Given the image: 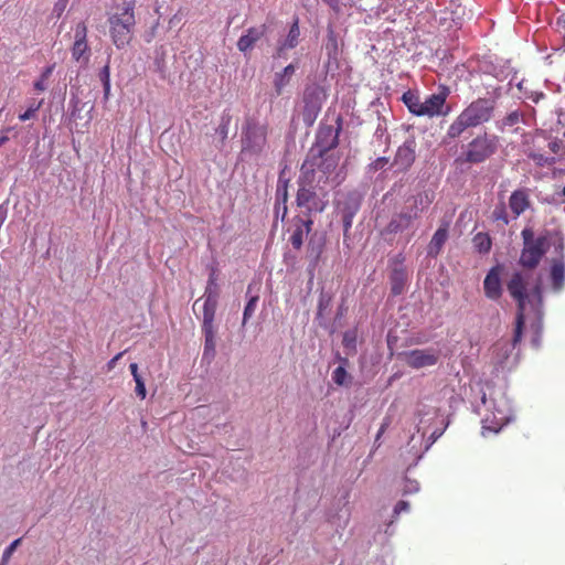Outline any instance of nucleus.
<instances>
[{"mask_svg": "<svg viewBox=\"0 0 565 565\" xmlns=\"http://www.w3.org/2000/svg\"><path fill=\"white\" fill-rule=\"evenodd\" d=\"M563 195L565 196V186L563 188V191H562Z\"/></svg>", "mask_w": 565, "mask_h": 565, "instance_id": "680f3d73", "label": "nucleus"}, {"mask_svg": "<svg viewBox=\"0 0 565 565\" xmlns=\"http://www.w3.org/2000/svg\"><path fill=\"white\" fill-rule=\"evenodd\" d=\"M129 369H130L131 375H132L135 381H137V379H142L141 375L138 372V364L137 363H131L129 365Z\"/></svg>", "mask_w": 565, "mask_h": 565, "instance_id": "8fccbe9b", "label": "nucleus"}, {"mask_svg": "<svg viewBox=\"0 0 565 565\" xmlns=\"http://www.w3.org/2000/svg\"><path fill=\"white\" fill-rule=\"evenodd\" d=\"M257 301H258V296H253L247 301L245 309H244V313H243V322H242L243 326H245L247 323L248 319H250L253 317V315L256 310V307H257Z\"/></svg>", "mask_w": 565, "mask_h": 565, "instance_id": "e433bc0d", "label": "nucleus"}, {"mask_svg": "<svg viewBox=\"0 0 565 565\" xmlns=\"http://www.w3.org/2000/svg\"><path fill=\"white\" fill-rule=\"evenodd\" d=\"M331 298L327 295H321L318 301L317 317L320 318L324 315V311L330 307Z\"/></svg>", "mask_w": 565, "mask_h": 565, "instance_id": "a19ab883", "label": "nucleus"}, {"mask_svg": "<svg viewBox=\"0 0 565 565\" xmlns=\"http://www.w3.org/2000/svg\"><path fill=\"white\" fill-rule=\"evenodd\" d=\"M388 426H390V420L386 418V419H384L383 424L381 425V427L377 431L376 440L380 439V437L385 433V430L387 429Z\"/></svg>", "mask_w": 565, "mask_h": 565, "instance_id": "3c124183", "label": "nucleus"}, {"mask_svg": "<svg viewBox=\"0 0 565 565\" xmlns=\"http://www.w3.org/2000/svg\"><path fill=\"white\" fill-rule=\"evenodd\" d=\"M72 57L76 62L87 64L89 61V46L87 43V26L85 22H78L75 26L74 43L71 49Z\"/></svg>", "mask_w": 565, "mask_h": 565, "instance_id": "2eb2a0df", "label": "nucleus"}, {"mask_svg": "<svg viewBox=\"0 0 565 565\" xmlns=\"http://www.w3.org/2000/svg\"><path fill=\"white\" fill-rule=\"evenodd\" d=\"M525 97L527 99H531L533 103H539L541 99L545 97V94L542 92H531L530 94H526Z\"/></svg>", "mask_w": 565, "mask_h": 565, "instance_id": "49530a36", "label": "nucleus"}, {"mask_svg": "<svg viewBox=\"0 0 565 565\" xmlns=\"http://www.w3.org/2000/svg\"><path fill=\"white\" fill-rule=\"evenodd\" d=\"M313 181V178L302 172L298 181L296 203L298 207L306 210V216H311L313 212L321 213L327 207V201L324 200L326 193H318L316 186L312 184Z\"/></svg>", "mask_w": 565, "mask_h": 565, "instance_id": "39448f33", "label": "nucleus"}, {"mask_svg": "<svg viewBox=\"0 0 565 565\" xmlns=\"http://www.w3.org/2000/svg\"><path fill=\"white\" fill-rule=\"evenodd\" d=\"M494 113V100L489 98H477L471 102L448 127L447 136L456 139L471 127L488 122Z\"/></svg>", "mask_w": 565, "mask_h": 565, "instance_id": "f257e3e1", "label": "nucleus"}, {"mask_svg": "<svg viewBox=\"0 0 565 565\" xmlns=\"http://www.w3.org/2000/svg\"><path fill=\"white\" fill-rule=\"evenodd\" d=\"M42 102L33 103L23 114L19 115L21 121H26L35 117L36 111L40 109Z\"/></svg>", "mask_w": 565, "mask_h": 565, "instance_id": "4c0bfd02", "label": "nucleus"}, {"mask_svg": "<svg viewBox=\"0 0 565 565\" xmlns=\"http://www.w3.org/2000/svg\"><path fill=\"white\" fill-rule=\"evenodd\" d=\"M408 279L406 269L403 266L393 268L390 275L391 292L398 296L404 292Z\"/></svg>", "mask_w": 565, "mask_h": 565, "instance_id": "5701e85b", "label": "nucleus"}, {"mask_svg": "<svg viewBox=\"0 0 565 565\" xmlns=\"http://www.w3.org/2000/svg\"><path fill=\"white\" fill-rule=\"evenodd\" d=\"M326 4H328L333 10H339V0H322Z\"/></svg>", "mask_w": 565, "mask_h": 565, "instance_id": "6e6d98bb", "label": "nucleus"}, {"mask_svg": "<svg viewBox=\"0 0 565 565\" xmlns=\"http://www.w3.org/2000/svg\"><path fill=\"white\" fill-rule=\"evenodd\" d=\"M324 50L327 52V55H328V58H329V63L331 61H333L337 64L338 63V57H339V54H340V50H339V42H338L337 35H335V33L332 30H330L328 35H327V41H326V44H324Z\"/></svg>", "mask_w": 565, "mask_h": 565, "instance_id": "c756f323", "label": "nucleus"}, {"mask_svg": "<svg viewBox=\"0 0 565 565\" xmlns=\"http://www.w3.org/2000/svg\"><path fill=\"white\" fill-rule=\"evenodd\" d=\"M527 276L521 271H515L507 282V289L510 296L516 301L518 311L515 317V328L511 345L515 348L522 340L523 328L525 323V306L529 299Z\"/></svg>", "mask_w": 565, "mask_h": 565, "instance_id": "7ed1b4c3", "label": "nucleus"}, {"mask_svg": "<svg viewBox=\"0 0 565 565\" xmlns=\"http://www.w3.org/2000/svg\"><path fill=\"white\" fill-rule=\"evenodd\" d=\"M294 221L295 230L290 236V243L294 248L300 249L303 244L305 236H307L312 230L313 220L311 216H296Z\"/></svg>", "mask_w": 565, "mask_h": 565, "instance_id": "6ab92c4d", "label": "nucleus"}, {"mask_svg": "<svg viewBox=\"0 0 565 565\" xmlns=\"http://www.w3.org/2000/svg\"><path fill=\"white\" fill-rule=\"evenodd\" d=\"M281 215H282V209L280 207V209H279V215H278V217H279V216L281 217Z\"/></svg>", "mask_w": 565, "mask_h": 565, "instance_id": "052dcab7", "label": "nucleus"}, {"mask_svg": "<svg viewBox=\"0 0 565 565\" xmlns=\"http://www.w3.org/2000/svg\"><path fill=\"white\" fill-rule=\"evenodd\" d=\"M449 88L440 86L438 93L429 95L423 102L422 116L436 117L447 116L450 113V107L446 105Z\"/></svg>", "mask_w": 565, "mask_h": 565, "instance_id": "9b49d317", "label": "nucleus"}, {"mask_svg": "<svg viewBox=\"0 0 565 565\" xmlns=\"http://www.w3.org/2000/svg\"><path fill=\"white\" fill-rule=\"evenodd\" d=\"M551 233L545 231L540 236H534L531 227H524L521 232L523 248L519 258V264L525 269H534L539 266L543 256L550 247Z\"/></svg>", "mask_w": 565, "mask_h": 565, "instance_id": "f03ea898", "label": "nucleus"}, {"mask_svg": "<svg viewBox=\"0 0 565 565\" xmlns=\"http://www.w3.org/2000/svg\"><path fill=\"white\" fill-rule=\"evenodd\" d=\"M513 347L509 340H499L492 347V355L498 364H503L513 351Z\"/></svg>", "mask_w": 565, "mask_h": 565, "instance_id": "bb28decb", "label": "nucleus"}, {"mask_svg": "<svg viewBox=\"0 0 565 565\" xmlns=\"http://www.w3.org/2000/svg\"><path fill=\"white\" fill-rule=\"evenodd\" d=\"M532 294H533L534 296H537V297H540V296H541V285H540V284H536V285L533 287V289H532Z\"/></svg>", "mask_w": 565, "mask_h": 565, "instance_id": "4d7b16f0", "label": "nucleus"}, {"mask_svg": "<svg viewBox=\"0 0 565 565\" xmlns=\"http://www.w3.org/2000/svg\"><path fill=\"white\" fill-rule=\"evenodd\" d=\"M355 341L354 335H351L349 332H347L343 337V344L345 347L351 345Z\"/></svg>", "mask_w": 565, "mask_h": 565, "instance_id": "864d4df0", "label": "nucleus"}, {"mask_svg": "<svg viewBox=\"0 0 565 565\" xmlns=\"http://www.w3.org/2000/svg\"><path fill=\"white\" fill-rule=\"evenodd\" d=\"M287 201H288V180L282 182L281 179H279L278 186L276 190L275 215H276V217H278L279 209L281 207L282 209L281 221L285 220V217L287 216V213H288Z\"/></svg>", "mask_w": 565, "mask_h": 565, "instance_id": "b1692460", "label": "nucleus"}, {"mask_svg": "<svg viewBox=\"0 0 565 565\" xmlns=\"http://www.w3.org/2000/svg\"><path fill=\"white\" fill-rule=\"evenodd\" d=\"M266 24L247 29L246 33L238 39L237 49L241 52L246 53L254 47L256 42H258L266 34Z\"/></svg>", "mask_w": 565, "mask_h": 565, "instance_id": "aec40b11", "label": "nucleus"}, {"mask_svg": "<svg viewBox=\"0 0 565 565\" xmlns=\"http://www.w3.org/2000/svg\"><path fill=\"white\" fill-rule=\"evenodd\" d=\"M216 281H217L216 269L212 268L210 276H209L207 286L205 288L204 295L214 294V291H217V282Z\"/></svg>", "mask_w": 565, "mask_h": 565, "instance_id": "58836bf2", "label": "nucleus"}, {"mask_svg": "<svg viewBox=\"0 0 565 565\" xmlns=\"http://www.w3.org/2000/svg\"><path fill=\"white\" fill-rule=\"evenodd\" d=\"M473 247L481 254H487L492 247V241L489 234L479 232L472 238Z\"/></svg>", "mask_w": 565, "mask_h": 565, "instance_id": "473e14b6", "label": "nucleus"}, {"mask_svg": "<svg viewBox=\"0 0 565 565\" xmlns=\"http://www.w3.org/2000/svg\"><path fill=\"white\" fill-rule=\"evenodd\" d=\"M34 89L38 90V92H44L46 89L45 81L39 78L34 83Z\"/></svg>", "mask_w": 565, "mask_h": 565, "instance_id": "603ef678", "label": "nucleus"}, {"mask_svg": "<svg viewBox=\"0 0 565 565\" xmlns=\"http://www.w3.org/2000/svg\"><path fill=\"white\" fill-rule=\"evenodd\" d=\"M402 100L405 104V106L408 108L409 113H412L415 116L422 117V109H423V102L420 100V97L412 92L407 90L403 94Z\"/></svg>", "mask_w": 565, "mask_h": 565, "instance_id": "c85d7f7f", "label": "nucleus"}, {"mask_svg": "<svg viewBox=\"0 0 565 565\" xmlns=\"http://www.w3.org/2000/svg\"><path fill=\"white\" fill-rule=\"evenodd\" d=\"M20 543L21 539H17L4 550L2 555V562L0 565L7 564V562L10 559L11 555L13 554V552L15 551Z\"/></svg>", "mask_w": 565, "mask_h": 565, "instance_id": "79ce46f5", "label": "nucleus"}, {"mask_svg": "<svg viewBox=\"0 0 565 565\" xmlns=\"http://www.w3.org/2000/svg\"><path fill=\"white\" fill-rule=\"evenodd\" d=\"M232 114L227 110H224L221 115V118H220V124L217 126V128L215 129V132L217 135V137L220 138V141L222 145H224V142L226 141L227 137H228V131H230V125L232 122Z\"/></svg>", "mask_w": 565, "mask_h": 565, "instance_id": "7c9ffc66", "label": "nucleus"}, {"mask_svg": "<svg viewBox=\"0 0 565 565\" xmlns=\"http://www.w3.org/2000/svg\"><path fill=\"white\" fill-rule=\"evenodd\" d=\"M502 267H492L483 281L484 295L491 300H498L502 296L501 275Z\"/></svg>", "mask_w": 565, "mask_h": 565, "instance_id": "f3484780", "label": "nucleus"}, {"mask_svg": "<svg viewBox=\"0 0 565 565\" xmlns=\"http://www.w3.org/2000/svg\"><path fill=\"white\" fill-rule=\"evenodd\" d=\"M434 195L428 192L418 193L413 196V205L409 211H402L394 215L387 225L390 233H398L409 228L415 220L420 215V212L427 209L433 202Z\"/></svg>", "mask_w": 565, "mask_h": 565, "instance_id": "0eeeda50", "label": "nucleus"}, {"mask_svg": "<svg viewBox=\"0 0 565 565\" xmlns=\"http://www.w3.org/2000/svg\"><path fill=\"white\" fill-rule=\"evenodd\" d=\"M268 126L253 118L245 121L242 131V152L259 156L267 146Z\"/></svg>", "mask_w": 565, "mask_h": 565, "instance_id": "423d86ee", "label": "nucleus"}, {"mask_svg": "<svg viewBox=\"0 0 565 565\" xmlns=\"http://www.w3.org/2000/svg\"><path fill=\"white\" fill-rule=\"evenodd\" d=\"M525 121L524 113L520 110H513L504 116L501 121L498 122V129L503 131L507 127H513L520 122Z\"/></svg>", "mask_w": 565, "mask_h": 565, "instance_id": "2f4dec72", "label": "nucleus"}, {"mask_svg": "<svg viewBox=\"0 0 565 565\" xmlns=\"http://www.w3.org/2000/svg\"><path fill=\"white\" fill-rule=\"evenodd\" d=\"M497 150V136L479 135L469 142L463 160L468 163H481L494 154Z\"/></svg>", "mask_w": 565, "mask_h": 565, "instance_id": "1a4fd4ad", "label": "nucleus"}, {"mask_svg": "<svg viewBox=\"0 0 565 565\" xmlns=\"http://www.w3.org/2000/svg\"><path fill=\"white\" fill-rule=\"evenodd\" d=\"M439 351L435 349H415L404 353V362L413 369L435 365L439 360Z\"/></svg>", "mask_w": 565, "mask_h": 565, "instance_id": "4468645a", "label": "nucleus"}, {"mask_svg": "<svg viewBox=\"0 0 565 565\" xmlns=\"http://www.w3.org/2000/svg\"><path fill=\"white\" fill-rule=\"evenodd\" d=\"M448 238V231L446 227H439L435 234L433 235L430 242H429V245H428V255L429 256H433V257H436L444 244L446 243Z\"/></svg>", "mask_w": 565, "mask_h": 565, "instance_id": "cd10ccee", "label": "nucleus"}, {"mask_svg": "<svg viewBox=\"0 0 565 565\" xmlns=\"http://www.w3.org/2000/svg\"><path fill=\"white\" fill-rule=\"evenodd\" d=\"M54 68H55V64H52V65L45 67L44 71L42 72L40 78L46 82L50 78V76L52 75Z\"/></svg>", "mask_w": 565, "mask_h": 565, "instance_id": "de8ad7c7", "label": "nucleus"}, {"mask_svg": "<svg viewBox=\"0 0 565 565\" xmlns=\"http://www.w3.org/2000/svg\"><path fill=\"white\" fill-rule=\"evenodd\" d=\"M204 334V355H214L215 352V329L214 327H202Z\"/></svg>", "mask_w": 565, "mask_h": 565, "instance_id": "72a5a7b5", "label": "nucleus"}, {"mask_svg": "<svg viewBox=\"0 0 565 565\" xmlns=\"http://www.w3.org/2000/svg\"><path fill=\"white\" fill-rule=\"evenodd\" d=\"M562 146V141L556 138L537 135L533 138V149H530L527 157L539 166H551L555 162L554 154L561 151Z\"/></svg>", "mask_w": 565, "mask_h": 565, "instance_id": "6e6552de", "label": "nucleus"}, {"mask_svg": "<svg viewBox=\"0 0 565 565\" xmlns=\"http://www.w3.org/2000/svg\"><path fill=\"white\" fill-rule=\"evenodd\" d=\"M482 428H483V433L482 434L484 435V430H491V431L498 433L501 429V426L491 428V427H488V426L483 425Z\"/></svg>", "mask_w": 565, "mask_h": 565, "instance_id": "13d9d810", "label": "nucleus"}, {"mask_svg": "<svg viewBox=\"0 0 565 565\" xmlns=\"http://www.w3.org/2000/svg\"><path fill=\"white\" fill-rule=\"evenodd\" d=\"M531 206L530 189L520 188L514 190L509 198V207L513 218H518Z\"/></svg>", "mask_w": 565, "mask_h": 565, "instance_id": "a211bd4d", "label": "nucleus"}, {"mask_svg": "<svg viewBox=\"0 0 565 565\" xmlns=\"http://www.w3.org/2000/svg\"><path fill=\"white\" fill-rule=\"evenodd\" d=\"M218 291L204 295L202 327H214V318L217 307Z\"/></svg>", "mask_w": 565, "mask_h": 565, "instance_id": "4be33fe9", "label": "nucleus"}, {"mask_svg": "<svg viewBox=\"0 0 565 565\" xmlns=\"http://www.w3.org/2000/svg\"><path fill=\"white\" fill-rule=\"evenodd\" d=\"M564 242L558 239L555 244V252L557 257L552 259L551 264V280L554 290L559 291L565 284V255H564Z\"/></svg>", "mask_w": 565, "mask_h": 565, "instance_id": "dca6fc26", "label": "nucleus"}, {"mask_svg": "<svg viewBox=\"0 0 565 565\" xmlns=\"http://www.w3.org/2000/svg\"><path fill=\"white\" fill-rule=\"evenodd\" d=\"M135 2H126L120 12L111 14L108 19L110 36L117 49L128 45L132 39L135 19Z\"/></svg>", "mask_w": 565, "mask_h": 565, "instance_id": "20e7f679", "label": "nucleus"}, {"mask_svg": "<svg viewBox=\"0 0 565 565\" xmlns=\"http://www.w3.org/2000/svg\"><path fill=\"white\" fill-rule=\"evenodd\" d=\"M339 163V158L332 153H327L326 156L313 154L309 152L305 162L301 167L302 173H308L311 178L315 179V169L317 168L324 175L330 174L335 170Z\"/></svg>", "mask_w": 565, "mask_h": 565, "instance_id": "9d476101", "label": "nucleus"}, {"mask_svg": "<svg viewBox=\"0 0 565 565\" xmlns=\"http://www.w3.org/2000/svg\"><path fill=\"white\" fill-rule=\"evenodd\" d=\"M348 377V372L343 366H338L332 372V380L338 385H343Z\"/></svg>", "mask_w": 565, "mask_h": 565, "instance_id": "ea45409f", "label": "nucleus"}, {"mask_svg": "<svg viewBox=\"0 0 565 565\" xmlns=\"http://www.w3.org/2000/svg\"><path fill=\"white\" fill-rule=\"evenodd\" d=\"M339 145V129L334 130L332 126L321 128L316 138V142L309 152L319 156L330 153V150L337 148Z\"/></svg>", "mask_w": 565, "mask_h": 565, "instance_id": "f8f14e48", "label": "nucleus"}, {"mask_svg": "<svg viewBox=\"0 0 565 565\" xmlns=\"http://www.w3.org/2000/svg\"><path fill=\"white\" fill-rule=\"evenodd\" d=\"M416 159V141L411 138L401 145L395 153L392 167L395 168V172L403 173L408 171Z\"/></svg>", "mask_w": 565, "mask_h": 565, "instance_id": "ddd939ff", "label": "nucleus"}, {"mask_svg": "<svg viewBox=\"0 0 565 565\" xmlns=\"http://www.w3.org/2000/svg\"><path fill=\"white\" fill-rule=\"evenodd\" d=\"M300 36V30H299V19L296 18L294 23L291 24L288 35L284 43L278 46L277 49V56H281L285 50L294 49L298 45Z\"/></svg>", "mask_w": 565, "mask_h": 565, "instance_id": "a878e982", "label": "nucleus"}, {"mask_svg": "<svg viewBox=\"0 0 565 565\" xmlns=\"http://www.w3.org/2000/svg\"><path fill=\"white\" fill-rule=\"evenodd\" d=\"M99 79L104 88V98L107 100L110 95V66L109 62L100 70Z\"/></svg>", "mask_w": 565, "mask_h": 565, "instance_id": "f704fd0d", "label": "nucleus"}, {"mask_svg": "<svg viewBox=\"0 0 565 565\" xmlns=\"http://www.w3.org/2000/svg\"><path fill=\"white\" fill-rule=\"evenodd\" d=\"M352 225V217L351 215H345L343 217V226H344V233H347Z\"/></svg>", "mask_w": 565, "mask_h": 565, "instance_id": "5fc2aeb1", "label": "nucleus"}, {"mask_svg": "<svg viewBox=\"0 0 565 565\" xmlns=\"http://www.w3.org/2000/svg\"><path fill=\"white\" fill-rule=\"evenodd\" d=\"M295 72L296 66L294 64H289L281 72H277L275 74L274 88L278 96L282 94L284 88L290 83Z\"/></svg>", "mask_w": 565, "mask_h": 565, "instance_id": "393cba45", "label": "nucleus"}, {"mask_svg": "<svg viewBox=\"0 0 565 565\" xmlns=\"http://www.w3.org/2000/svg\"><path fill=\"white\" fill-rule=\"evenodd\" d=\"M492 220L495 222H501V224L504 226L510 223L504 203H500L494 207L492 212Z\"/></svg>", "mask_w": 565, "mask_h": 565, "instance_id": "c9c22d12", "label": "nucleus"}, {"mask_svg": "<svg viewBox=\"0 0 565 565\" xmlns=\"http://www.w3.org/2000/svg\"><path fill=\"white\" fill-rule=\"evenodd\" d=\"M9 140V138L7 136H1L0 137V147L6 143L7 141Z\"/></svg>", "mask_w": 565, "mask_h": 565, "instance_id": "bf43d9fd", "label": "nucleus"}, {"mask_svg": "<svg viewBox=\"0 0 565 565\" xmlns=\"http://www.w3.org/2000/svg\"><path fill=\"white\" fill-rule=\"evenodd\" d=\"M136 383V394L141 398L145 399L147 395L146 385L142 379H137L135 381Z\"/></svg>", "mask_w": 565, "mask_h": 565, "instance_id": "37998d69", "label": "nucleus"}, {"mask_svg": "<svg viewBox=\"0 0 565 565\" xmlns=\"http://www.w3.org/2000/svg\"><path fill=\"white\" fill-rule=\"evenodd\" d=\"M218 291L204 295L202 327H214V318L217 307Z\"/></svg>", "mask_w": 565, "mask_h": 565, "instance_id": "412c9836", "label": "nucleus"}, {"mask_svg": "<svg viewBox=\"0 0 565 565\" xmlns=\"http://www.w3.org/2000/svg\"><path fill=\"white\" fill-rule=\"evenodd\" d=\"M388 163V158L386 157H381V158H377L373 163H372V168L373 170H381L383 169L386 164Z\"/></svg>", "mask_w": 565, "mask_h": 565, "instance_id": "a18cd8bd", "label": "nucleus"}, {"mask_svg": "<svg viewBox=\"0 0 565 565\" xmlns=\"http://www.w3.org/2000/svg\"><path fill=\"white\" fill-rule=\"evenodd\" d=\"M125 352H119L111 360L108 361L107 367L108 370H113L117 363V361L124 355Z\"/></svg>", "mask_w": 565, "mask_h": 565, "instance_id": "09e8293b", "label": "nucleus"}, {"mask_svg": "<svg viewBox=\"0 0 565 565\" xmlns=\"http://www.w3.org/2000/svg\"><path fill=\"white\" fill-rule=\"evenodd\" d=\"M409 510V504L407 501H404V500H401L396 503L395 508H394V514L397 516L399 515L402 512H406Z\"/></svg>", "mask_w": 565, "mask_h": 565, "instance_id": "c03bdc74", "label": "nucleus"}]
</instances>
